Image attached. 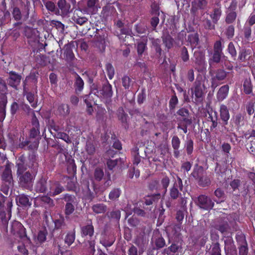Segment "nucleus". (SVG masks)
<instances>
[{
    "label": "nucleus",
    "instance_id": "7",
    "mask_svg": "<svg viewBox=\"0 0 255 255\" xmlns=\"http://www.w3.org/2000/svg\"><path fill=\"white\" fill-rule=\"evenodd\" d=\"M203 167L199 166L194 169L191 175L197 181L199 185L202 187L208 186L211 181L207 176L203 175Z\"/></svg>",
    "mask_w": 255,
    "mask_h": 255
},
{
    "label": "nucleus",
    "instance_id": "59",
    "mask_svg": "<svg viewBox=\"0 0 255 255\" xmlns=\"http://www.w3.org/2000/svg\"><path fill=\"white\" fill-rule=\"evenodd\" d=\"M40 199L43 203L47 205L49 207H52L54 206L53 200L47 196H42Z\"/></svg>",
    "mask_w": 255,
    "mask_h": 255
},
{
    "label": "nucleus",
    "instance_id": "15",
    "mask_svg": "<svg viewBox=\"0 0 255 255\" xmlns=\"http://www.w3.org/2000/svg\"><path fill=\"white\" fill-rule=\"evenodd\" d=\"M17 205L23 208H29L31 206L32 199L25 194H19L16 197Z\"/></svg>",
    "mask_w": 255,
    "mask_h": 255
},
{
    "label": "nucleus",
    "instance_id": "42",
    "mask_svg": "<svg viewBox=\"0 0 255 255\" xmlns=\"http://www.w3.org/2000/svg\"><path fill=\"white\" fill-rule=\"evenodd\" d=\"M154 242L157 249H161L165 246V241L161 235L155 237Z\"/></svg>",
    "mask_w": 255,
    "mask_h": 255
},
{
    "label": "nucleus",
    "instance_id": "51",
    "mask_svg": "<svg viewBox=\"0 0 255 255\" xmlns=\"http://www.w3.org/2000/svg\"><path fill=\"white\" fill-rule=\"evenodd\" d=\"M108 217L116 221H119L121 218V211L119 210H113L107 213Z\"/></svg>",
    "mask_w": 255,
    "mask_h": 255
},
{
    "label": "nucleus",
    "instance_id": "9",
    "mask_svg": "<svg viewBox=\"0 0 255 255\" xmlns=\"http://www.w3.org/2000/svg\"><path fill=\"white\" fill-rule=\"evenodd\" d=\"M92 30L94 34V39L96 45L100 48L104 49L105 43V36L104 31L102 29H95V27H92Z\"/></svg>",
    "mask_w": 255,
    "mask_h": 255
},
{
    "label": "nucleus",
    "instance_id": "53",
    "mask_svg": "<svg viewBox=\"0 0 255 255\" xmlns=\"http://www.w3.org/2000/svg\"><path fill=\"white\" fill-rule=\"evenodd\" d=\"M7 88L4 80L0 81V98L6 96Z\"/></svg>",
    "mask_w": 255,
    "mask_h": 255
},
{
    "label": "nucleus",
    "instance_id": "50",
    "mask_svg": "<svg viewBox=\"0 0 255 255\" xmlns=\"http://www.w3.org/2000/svg\"><path fill=\"white\" fill-rule=\"evenodd\" d=\"M47 234V232L46 229L44 228L41 230H40L37 236V240L39 242V243H43L45 241L46 239V236Z\"/></svg>",
    "mask_w": 255,
    "mask_h": 255
},
{
    "label": "nucleus",
    "instance_id": "57",
    "mask_svg": "<svg viewBox=\"0 0 255 255\" xmlns=\"http://www.w3.org/2000/svg\"><path fill=\"white\" fill-rule=\"evenodd\" d=\"M50 25L55 27L61 32H63L64 31V25L60 21L55 20H51L50 21Z\"/></svg>",
    "mask_w": 255,
    "mask_h": 255
},
{
    "label": "nucleus",
    "instance_id": "46",
    "mask_svg": "<svg viewBox=\"0 0 255 255\" xmlns=\"http://www.w3.org/2000/svg\"><path fill=\"white\" fill-rule=\"evenodd\" d=\"M203 25L204 27L207 30H214L215 29V24L213 21H211V19L206 18L202 20Z\"/></svg>",
    "mask_w": 255,
    "mask_h": 255
},
{
    "label": "nucleus",
    "instance_id": "11",
    "mask_svg": "<svg viewBox=\"0 0 255 255\" xmlns=\"http://www.w3.org/2000/svg\"><path fill=\"white\" fill-rule=\"evenodd\" d=\"M10 231L13 235L17 236L21 239L26 236L25 229L22 225L18 221H14L12 223Z\"/></svg>",
    "mask_w": 255,
    "mask_h": 255
},
{
    "label": "nucleus",
    "instance_id": "10",
    "mask_svg": "<svg viewBox=\"0 0 255 255\" xmlns=\"http://www.w3.org/2000/svg\"><path fill=\"white\" fill-rule=\"evenodd\" d=\"M197 204L200 208L205 209H211L214 205L211 198L205 195H201L198 197Z\"/></svg>",
    "mask_w": 255,
    "mask_h": 255
},
{
    "label": "nucleus",
    "instance_id": "38",
    "mask_svg": "<svg viewBox=\"0 0 255 255\" xmlns=\"http://www.w3.org/2000/svg\"><path fill=\"white\" fill-rule=\"evenodd\" d=\"M251 53V50L250 49H247L246 48H242L239 53V60L241 62H245L247 59L248 56Z\"/></svg>",
    "mask_w": 255,
    "mask_h": 255
},
{
    "label": "nucleus",
    "instance_id": "64",
    "mask_svg": "<svg viewBox=\"0 0 255 255\" xmlns=\"http://www.w3.org/2000/svg\"><path fill=\"white\" fill-rule=\"evenodd\" d=\"M237 13L235 11H231L229 12L226 18V22L228 23H233L236 19Z\"/></svg>",
    "mask_w": 255,
    "mask_h": 255
},
{
    "label": "nucleus",
    "instance_id": "39",
    "mask_svg": "<svg viewBox=\"0 0 255 255\" xmlns=\"http://www.w3.org/2000/svg\"><path fill=\"white\" fill-rule=\"evenodd\" d=\"M243 86L244 92L246 94H250L252 92L253 85L250 78L245 79Z\"/></svg>",
    "mask_w": 255,
    "mask_h": 255
},
{
    "label": "nucleus",
    "instance_id": "29",
    "mask_svg": "<svg viewBox=\"0 0 255 255\" xmlns=\"http://www.w3.org/2000/svg\"><path fill=\"white\" fill-rule=\"evenodd\" d=\"M163 43L164 44L165 47L169 49L173 46L174 39L171 35L167 32L163 33L161 37Z\"/></svg>",
    "mask_w": 255,
    "mask_h": 255
},
{
    "label": "nucleus",
    "instance_id": "34",
    "mask_svg": "<svg viewBox=\"0 0 255 255\" xmlns=\"http://www.w3.org/2000/svg\"><path fill=\"white\" fill-rule=\"evenodd\" d=\"M229 72L225 71L223 69H218L215 72V75L213 77V79L217 81H223L226 79Z\"/></svg>",
    "mask_w": 255,
    "mask_h": 255
},
{
    "label": "nucleus",
    "instance_id": "19",
    "mask_svg": "<svg viewBox=\"0 0 255 255\" xmlns=\"http://www.w3.org/2000/svg\"><path fill=\"white\" fill-rule=\"evenodd\" d=\"M113 95L112 87L111 84L107 81L102 86V88L99 91L100 98H110Z\"/></svg>",
    "mask_w": 255,
    "mask_h": 255
},
{
    "label": "nucleus",
    "instance_id": "44",
    "mask_svg": "<svg viewBox=\"0 0 255 255\" xmlns=\"http://www.w3.org/2000/svg\"><path fill=\"white\" fill-rule=\"evenodd\" d=\"M150 7V14L151 15H160V7L159 4L155 1H153L151 2Z\"/></svg>",
    "mask_w": 255,
    "mask_h": 255
},
{
    "label": "nucleus",
    "instance_id": "52",
    "mask_svg": "<svg viewBox=\"0 0 255 255\" xmlns=\"http://www.w3.org/2000/svg\"><path fill=\"white\" fill-rule=\"evenodd\" d=\"M214 195L220 200V202H223L226 198L224 191L220 188H217L214 192Z\"/></svg>",
    "mask_w": 255,
    "mask_h": 255
},
{
    "label": "nucleus",
    "instance_id": "43",
    "mask_svg": "<svg viewBox=\"0 0 255 255\" xmlns=\"http://www.w3.org/2000/svg\"><path fill=\"white\" fill-rule=\"evenodd\" d=\"M76 206L77 205L74 204H65L64 214L66 219L69 218V216L74 213Z\"/></svg>",
    "mask_w": 255,
    "mask_h": 255
},
{
    "label": "nucleus",
    "instance_id": "40",
    "mask_svg": "<svg viewBox=\"0 0 255 255\" xmlns=\"http://www.w3.org/2000/svg\"><path fill=\"white\" fill-rule=\"evenodd\" d=\"M222 14L221 8H214L213 10V13L210 14V17L212 18L214 23H217L218 21L219 20Z\"/></svg>",
    "mask_w": 255,
    "mask_h": 255
},
{
    "label": "nucleus",
    "instance_id": "13",
    "mask_svg": "<svg viewBox=\"0 0 255 255\" xmlns=\"http://www.w3.org/2000/svg\"><path fill=\"white\" fill-rule=\"evenodd\" d=\"M8 74L9 77L7 79V84L15 89H17V86L20 83L21 76L14 71H10Z\"/></svg>",
    "mask_w": 255,
    "mask_h": 255
},
{
    "label": "nucleus",
    "instance_id": "35",
    "mask_svg": "<svg viewBox=\"0 0 255 255\" xmlns=\"http://www.w3.org/2000/svg\"><path fill=\"white\" fill-rule=\"evenodd\" d=\"M61 199L66 202V204L77 205V198L74 195L65 194Z\"/></svg>",
    "mask_w": 255,
    "mask_h": 255
},
{
    "label": "nucleus",
    "instance_id": "27",
    "mask_svg": "<svg viewBox=\"0 0 255 255\" xmlns=\"http://www.w3.org/2000/svg\"><path fill=\"white\" fill-rule=\"evenodd\" d=\"M229 87L228 85L222 86L217 93V99L219 101H223L227 96L229 92Z\"/></svg>",
    "mask_w": 255,
    "mask_h": 255
},
{
    "label": "nucleus",
    "instance_id": "45",
    "mask_svg": "<svg viewBox=\"0 0 255 255\" xmlns=\"http://www.w3.org/2000/svg\"><path fill=\"white\" fill-rule=\"evenodd\" d=\"M147 49L146 43L143 41H141L137 43V52L138 57L140 58L144 51Z\"/></svg>",
    "mask_w": 255,
    "mask_h": 255
},
{
    "label": "nucleus",
    "instance_id": "18",
    "mask_svg": "<svg viewBox=\"0 0 255 255\" xmlns=\"http://www.w3.org/2000/svg\"><path fill=\"white\" fill-rule=\"evenodd\" d=\"M205 86L200 81H196L193 88H191L192 93L194 94L199 100L202 98L204 94Z\"/></svg>",
    "mask_w": 255,
    "mask_h": 255
},
{
    "label": "nucleus",
    "instance_id": "54",
    "mask_svg": "<svg viewBox=\"0 0 255 255\" xmlns=\"http://www.w3.org/2000/svg\"><path fill=\"white\" fill-rule=\"evenodd\" d=\"M86 150L89 155H93L96 152L95 145L91 141H88L86 143Z\"/></svg>",
    "mask_w": 255,
    "mask_h": 255
},
{
    "label": "nucleus",
    "instance_id": "41",
    "mask_svg": "<svg viewBox=\"0 0 255 255\" xmlns=\"http://www.w3.org/2000/svg\"><path fill=\"white\" fill-rule=\"evenodd\" d=\"M160 43V40L158 38L153 39L152 41V45L154 48L155 49V50L157 54V56L158 57H160L162 54V49L161 48Z\"/></svg>",
    "mask_w": 255,
    "mask_h": 255
},
{
    "label": "nucleus",
    "instance_id": "33",
    "mask_svg": "<svg viewBox=\"0 0 255 255\" xmlns=\"http://www.w3.org/2000/svg\"><path fill=\"white\" fill-rule=\"evenodd\" d=\"M104 172L103 169L101 168L97 167L95 169L93 173L94 180L93 182H100L104 178Z\"/></svg>",
    "mask_w": 255,
    "mask_h": 255
},
{
    "label": "nucleus",
    "instance_id": "23",
    "mask_svg": "<svg viewBox=\"0 0 255 255\" xmlns=\"http://www.w3.org/2000/svg\"><path fill=\"white\" fill-rule=\"evenodd\" d=\"M181 249V246L178 244L172 243L169 247L163 250V254L167 255H174L180 252Z\"/></svg>",
    "mask_w": 255,
    "mask_h": 255
},
{
    "label": "nucleus",
    "instance_id": "36",
    "mask_svg": "<svg viewBox=\"0 0 255 255\" xmlns=\"http://www.w3.org/2000/svg\"><path fill=\"white\" fill-rule=\"evenodd\" d=\"M74 22L80 26L87 25L89 24L88 18L86 17H81L78 15H74L72 17Z\"/></svg>",
    "mask_w": 255,
    "mask_h": 255
},
{
    "label": "nucleus",
    "instance_id": "1",
    "mask_svg": "<svg viewBox=\"0 0 255 255\" xmlns=\"http://www.w3.org/2000/svg\"><path fill=\"white\" fill-rule=\"evenodd\" d=\"M17 167L16 174L19 186L26 189L32 188L36 173H33L29 171H26V169L22 164H19Z\"/></svg>",
    "mask_w": 255,
    "mask_h": 255
},
{
    "label": "nucleus",
    "instance_id": "26",
    "mask_svg": "<svg viewBox=\"0 0 255 255\" xmlns=\"http://www.w3.org/2000/svg\"><path fill=\"white\" fill-rule=\"evenodd\" d=\"M82 234L84 236L92 237L93 235L94 229L91 220L87 221V225L81 228Z\"/></svg>",
    "mask_w": 255,
    "mask_h": 255
},
{
    "label": "nucleus",
    "instance_id": "22",
    "mask_svg": "<svg viewBox=\"0 0 255 255\" xmlns=\"http://www.w3.org/2000/svg\"><path fill=\"white\" fill-rule=\"evenodd\" d=\"M48 183L45 178L41 177L35 185V190L39 193H46L48 190Z\"/></svg>",
    "mask_w": 255,
    "mask_h": 255
},
{
    "label": "nucleus",
    "instance_id": "16",
    "mask_svg": "<svg viewBox=\"0 0 255 255\" xmlns=\"http://www.w3.org/2000/svg\"><path fill=\"white\" fill-rule=\"evenodd\" d=\"M195 63L199 66L198 72H202L205 69V55L202 52L196 51L194 52Z\"/></svg>",
    "mask_w": 255,
    "mask_h": 255
},
{
    "label": "nucleus",
    "instance_id": "8",
    "mask_svg": "<svg viewBox=\"0 0 255 255\" xmlns=\"http://www.w3.org/2000/svg\"><path fill=\"white\" fill-rule=\"evenodd\" d=\"M183 187L182 181L179 177L177 176V180L170 189V198L173 200L179 198L181 195L180 191L183 190Z\"/></svg>",
    "mask_w": 255,
    "mask_h": 255
},
{
    "label": "nucleus",
    "instance_id": "31",
    "mask_svg": "<svg viewBox=\"0 0 255 255\" xmlns=\"http://www.w3.org/2000/svg\"><path fill=\"white\" fill-rule=\"evenodd\" d=\"M187 41L192 48L195 47L199 43V35L197 32L190 34L188 35Z\"/></svg>",
    "mask_w": 255,
    "mask_h": 255
},
{
    "label": "nucleus",
    "instance_id": "24",
    "mask_svg": "<svg viewBox=\"0 0 255 255\" xmlns=\"http://www.w3.org/2000/svg\"><path fill=\"white\" fill-rule=\"evenodd\" d=\"M72 45L70 43L66 44L63 48L64 56L66 61L70 62L74 58V55L72 51Z\"/></svg>",
    "mask_w": 255,
    "mask_h": 255
},
{
    "label": "nucleus",
    "instance_id": "30",
    "mask_svg": "<svg viewBox=\"0 0 255 255\" xmlns=\"http://www.w3.org/2000/svg\"><path fill=\"white\" fill-rule=\"evenodd\" d=\"M43 1L45 6L48 11L57 15L58 14H59V9L56 6L53 2L49 0H43Z\"/></svg>",
    "mask_w": 255,
    "mask_h": 255
},
{
    "label": "nucleus",
    "instance_id": "61",
    "mask_svg": "<svg viewBox=\"0 0 255 255\" xmlns=\"http://www.w3.org/2000/svg\"><path fill=\"white\" fill-rule=\"evenodd\" d=\"M152 17L150 20V23L153 30H155L159 22V16L152 15Z\"/></svg>",
    "mask_w": 255,
    "mask_h": 255
},
{
    "label": "nucleus",
    "instance_id": "32",
    "mask_svg": "<svg viewBox=\"0 0 255 255\" xmlns=\"http://www.w3.org/2000/svg\"><path fill=\"white\" fill-rule=\"evenodd\" d=\"M93 211L96 214H102L107 210V206L103 203H97L92 206Z\"/></svg>",
    "mask_w": 255,
    "mask_h": 255
},
{
    "label": "nucleus",
    "instance_id": "17",
    "mask_svg": "<svg viewBox=\"0 0 255 255\" xmlns=\"http://www.w3.org/2000/svg\"><path fill=\"white\" fill-rule=\"evenodd\" d=\"M57 5L58 6L57 8L59 9V14H58V15L64 16L71 11V5L66 0H59Z\"/></svg>",
    "mask_w": 255,
    "mask_h": 255
},
{
    "label": "nucleus",
    "instance_id": "25",
    "mask_svg": "<svg viewBox=\"0 0 255 255\" xmlns=\"http://www.w3.org/2000/svg\"><path fill=\"white\" fill-rule=\"evenodd\" d=\"M84 82L80 76L75 74L74 87L77 94L80 93L83 89Z\"/></svg>",
    "mask_w": 255,
    "mask_h": 255
},
{
    "label": "nucleus",
    "instance_id": "60",
    "mask_svg": "<svg viewBox=\"0 0 255 255\" xmlns=\"http://www.w3.org/2000/svg\"><path fill=\"white\" fill-rule=\"evenodd\" d=\"M185 147L187 154L190 155L193 150V141L191 139H187L185 143Z\"/></svg>",
    "mask_w": 255,
    "mask_h": 255
},
{
    "label": "nucleus",
    "instance_id": "58",
    "mask_svg": "<svg viewBox=\"0 0 255 255\" xmlns=\"http://www.w3.org/2000/svg\"><path fill=\"white\" fill-rule=\"evenodd\" d=\"M75 239V236L74 233H68L65 238V243L69 246L74 242Z\"/></svg>",
    "mask_w": 255,
    "mask_h": 255
},
{
    "label": "nucleus",
    "instance_id": "6",
    "mask_svg": "<svg viewBox=\"0 0 255 255\" xmlns=\"http://www.w3.org/2000/svg\"><path fill=\"white\" fill-rule=\"evenodd\" d=\"M190 13L194 20H202L201 17L199 16V10H203L207 7L208 1L207 0H193L191 3Z\"/></svg>",
    "mask_w": 255,
    "mask_h": 255
},
{
    "label": "nucleus",
    "instance_id": "4",
    "mask_svg": "<svg viewBox=\"0 0 255 255\" xmlns=\"http://www.w3.org/2000/svg\"><path fill=\"white\" fill-rule=\"evenodd\" d=\"M23 7L22 11L16 5L13 4L11 7V12L13 18L16 21H26L29 17L30 2L26 0L22 2Z\"/></svg>",
    "mask_w": 255,
    "mask_h": 255
},
{
    "label": "nucleus",
    "instance_id": "56",
    "mask_svg": "<svg viewBox=\"0 0 255 255\" xmlns=\"http://www.w3.org/2000/svg\"><path fill=\"white\" fill-rule=\"evenodd\" d=\"M210 254L211 255H221L220 245L218 243L213 244Z\"/></svg>",
    "mask_w": 255,
    "mask_h": 255
},
{
    "label": "nucleus",
    "instance_id": "37",
    "mask_svg": "<svg viewBox=\"0 0 255 255\" xmlns=\"http://www.w3.org/2000/svg\"><path fill=\"white\" fill-rule=\"evenodd\" d=\"M121 194V190L120 188H114L109 193V198L112 201H117L118 200Z\"/></svg>",
    "mask_w": 255,
    "mask_h": 255
},
{
    "label": "nucleus",
    "instance_id": "12",
    "mask_svg": "<svg viewBox=\"0 0 255 255\" xmlns=\"http://www.w3.org/2000/svg\"><path fill=\"white\" fill-rule=\"evenodd\" d=\"M131 153L134 156L133 164L136 165L140 162L141 157L144 158L146 156L144 146H140V148L135 146L132 148Z\"/></svg>",
    "mask_w": 255,
    "mask_h": 255
},
{
    "label": "nucleus",
    "instance_id": "2",
    "mask_svg": "<svg viewBox=\"0 0 255 255\" xmlns=\"http://www.w3.org/2000/svg\"><path fill=\"white\" fill-rule=\"evenodd\" d=\"M19 164H22L26 170L28 168H30L33 173L37 172L39 164L37 157L34 152L29 154L28 157L24 154L20 155L16 160V166H18Z\"/></svg>",
    "mask_w": 255,
    "mask_h": 255
},
{
    "label": "nucleus",
    "instance_id": "55",
    "mask_svg": "<svg viewBox=\"0 0 255 255\" xmlns=\"http://www.w3.org/2000/svg\"><path fill=\"white\" fill-rule=\"evenodd\" d=\"M98 0H88L87 6L89 9L92 12H95L97 10V3Z\"/></svg>",
    "mask_w": 255,
    "mask_h": 255
},
{
    "label": "nucleus",
    "instance_id": "14",
    "mask_svg": "<svg viewBox=\"0 0 255 255\" xmlns=\"http://www.w3.org/2000/svg\"><path fill=\"white\" fill-rule=\"evenodd\" d=\"M31 124L32 128L30 129L29 136L30 138H34L40 134V126L38 120L34 113L32 114Z\"/></svg>",
    "mask_w": 255,
    "mask_h": 255
},
{
    "label": "nucleus",
    "instance_id": "21",
    "mask_svg": "<svg viewBox=\"0 0 255 255\" xmlns=\"http://www.w3.org/2000/svg\"><path fill=\"white\" fill-rule=\"evenodd\" d=\"M49 194L55 196L60 194L64 191V187L58 182H54L50 184Z\"/></svg>",
    "mask_w": 255,
    "mask_h": 255
},
{
    "label": "nucleus",
    "instance_id": "49",
    "mask_svg": "<svg viewBox=\"0 0 255 255\" xmlns=\"http://www.w3.org/2000/svg\"><path fill=\"white\" fill-rule=\"evenodd\" d=\"M37 77L34 73L30 74L29 76H27L25 80L23 81V86L24 92L25 91L26 85L28 82L30 81L34 84H35L37 83Z\"/></svg>",
    "mask_w": 255,
    "mask_h": 255
},
{
    "label": "nucleus",
    "instance_id": "20",
    "mask_svg": "<svg viewBox=\"0 0 255 255\" xmlns=\"http://www.w3.org/2000/svg\"><path fill=\"white\" fill-rule=\"evenodd\" d=\"M212 227L215 230L219 231L221 233L225 234L229 232L230 226L226 221L219 219L212 225Z\"/></svg>",
    "mask_w": 255,
    "mask_h": 255
},
{
    "label": "nucleus",
    "instance_id": "5",
    "mask_svg": "<svg viewBox=\"0 0 255 255\" xmlns=\"http://www.w3.org/2000/svg\"><path fill=\"white\" fill-rule=\"evenodd\" d=\"M1 178L4 185L2 191L5 194H7L9 189L12 187L13 185L11 170L9 164L5 165L4 169L1 175Z\"/></svg>",
    "mask_w": 255,
    "mask_h": 255
},
{
    "label": "nucleus",
    "instance_id": "48",
    "mask_svg": "<svg viewBox=\"0 0 255 255\" xmlns=\"http://www.w3.org/2000/svg\"><path fill=\"white\" fill-rule=\"evenodd\" d=\"M122 85L126 89H129L131 86L132 85L134 81H133L128 76H124L122 79Z\"/></svg>",
    "mask_w": 255,
    "mask_h": 255
},
{
    "label": "nucleus",
    "instance_id": "3",
    "mask_svg": "<svg viewBox=\"0 0 255 255\" xmlns=\"http://www.w3.org/2000/svg\"><path fill=\"white\" fill-rule=\"evenodd\" d=\"M111 185L110 175H108V178L102 184H98L96 182H92L94 192H92L89 188V182H87L86 187V198L90 201H92L95 196L99 194L103 193Z\"/></svg>",
    "mask_w": 255,
    "mask_h": 255
},
{
    "label": "nucleus",
    "instance_id": "63",
    "mask_svg": "<svg viewBox=\"0 0 255 255\" xmlns=\"http://www.w3.org/2000/svg\"><path fill=\"white\" fill-rule=\"evenodd\" d=\"M181 57L184 62H187L189 59L188 50L185 46L182 47L181 49Z\"/></svg>",
    "mask_w": 255,
    "mask_h": 255
},
{
    "label": "nucleus",
    "instance_id": "28",
    "mask_svg": "<svg viewBox=\"0 0 255 255\" xmlns=\"http://www.w3.org/2000/svg\"><path fill=\"white\" fill-rule=\"evenodd\" d=\"M11 20L10 12L7 10L0 9V23L1 25L8 23Z\"/></svg>",
    "mask_w": 255,
    "mask_h": 255
},
{
    "label": "nucleus",
    "instance_id": "47",
    "mask_svg": "<svg viewBox=\"0 0 255 255\" xmlns=\"http://www.w3.org/2000/svg\"><path fill=\"white\" fill-rule=\"evenodd\" d=\"M54 228L53 229V233L56 230L61 229L65 226L64 222V219L63 217H61L60 219H56L54 221Z\"/></svg>",
    "mask_w": 255,
    "mask_h": 255
},
{
    "label": "nucleus",
    "instance_id": "62",
    "mask_svg": "<svg viewBox=\"0 0 255 255\" xmlns=\"http://www.w3.org/2000/svg\"><path fill=\"white\" fill-rule=\"evenodd\" d=\"M24 35L28 38H33L35 36V30L28 26L25 27Z\"/></svg>",
    "mask_w": 255,
    "mask_h": 255
}]
</instances>
